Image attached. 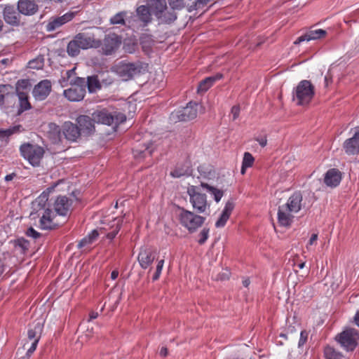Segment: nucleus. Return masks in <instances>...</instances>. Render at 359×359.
<instances>
[{"label": "nucleus", "mask_w": 359, "mask_h": 359, "mask_svg": "<svg viewBox=\"0 0 359 359\" xmlns=\"http://www.w3.org/2000/svg\"><path fill=\"white\" fill-rule=\"evenodd\" d=\"M102 41L94 33L84 31L76 34L67 47V53L70 57H76L80 53V50L98 48L101 47Z\"/></svg>", "instance_id": "1"}, {"label": "nucleus", "mask_w": 359, "mask_h": 359, "mask_svg": "<svg viewBox=\"0 0 359 359\" xmlns=\"http://www.w3.org/2000/svg\"><path fill=\"white\" fill-rule=\"evenodd\" d=\"M315 95V87L309 80L301 81L293 90V100H297L298 105L310 103Z\"/></svg>", "instance_id": "2"}, {"label": "nucleus", "mask_w": 359, "mask_h": 359, "mask_svg": "<svg viewBox=\"0 0 359 359\" xmlns=\"http://www.w3.org/2000/svg\"><path fill=\"white\" fill-rule=\"evenodd\" d=\"M178 219L180 223L190 233L195 232L205 222V217L195 214L194 212L180 208Z\"/></svg>", "instance_id": "3"}, {"label": "nucleus", "mask_w": 359, "mask_h": 359, "mask_svg": "<svg viewBox=\"0 0 359 359\" xmlns=\"http://www.w3.org/2000/svg\"><path fill=\"white\" fill-rule=\"evenodd\" d=\"M92 116L95 123L107 126H118L126 120L124 114L118 111L110 112L106 109L97 110L92 114Z\"/></svg>", "instance_id": "4"}, {"label": "nucleus", "mask_w": 359, "mask_h": 359, "mask_svg": "<svg viewBox=\"0 0 359 359\" xmlns=\"http://www.w3.org/2000/svg\"><path fill=\"white\" fill-rule=\"evenodd\" d=\"M335 340L346 351L355 350L359 341V332L354 328H347L335 337Z\"/></svg>", "instance_id": "5"}, {"label": "nucleus", "mask_w": 359, "mask_h": 359, "mask_svg": "<svg viewBox=\"0 0 359 359\" xmlns=\"http://www.w3.org/2000/svg\"><path fill=\"white\" fill-rule=\"evenodd\" d=\"M187 194L189 196V201L193 206V209L196 213H204L209 209L210 205L208 203L207 196L205 194L201 192L199 187H189L187 189Z\"/></svg>", "instance_id": "6"}, {"label": "nucleus", "mask_w": 359, "mask_h": 359, "mask_svg": "<svg viewBox=\"0 0 359 359\" xmlns=\"http://www.w3.org/2000/svg\"><path fill=\"white\" fill-rule=\"evenodd\" d=\"M20 151L21 155L33 166L39 165L45 153L43 147L30 143L22 144Z\"/></svg>", "instance_id": "7"}, {"label": "nucleus", "mask_w": 359, "mask_h": 359, "mask_svg": "<svg viewBox=\"0 0 359 359\" xmlns=\"http://www.w3.org/2000/svg\"><path fill=\"white\" fill-rule=\"evenodd\" d=\"M142 63L137 62H121L115 67V72L125 81L132 79L135 76L142 72Z\"/></svg>", "instance_id": "8"}, {"label": "nucleus", "mask_w": 359, "mask_h": 359, "mask_svg": "<svg viewBox=\"0 0 359 359\" xmlns=\"http://www.w3.org/2000/svg\"><path fill=\"white\" fill-rule=\"evenodd\" d=\"M121 37L115 33L105 35L102 41V53L105 55L113 54L120 46Z\"/></svg>", "instance_id": "9"}, {"label": "nucleus", "mask_w": 359, "mask_h": 359, "mask_svg": "<svg viewBox=\"0 0 359 359\" xmlns=\"http://www.w3.org/2000/svg\"><path fill=\"white\" fill-rule=\"evenodd\" d=\"M199 104L190 102L187 105L179 110L175 114H172L173 118H177L179 121H188L194 119L197 116Z\"/></svg>", "instance_id": "10"}, {"label": "nucleus", "mask_w": 359, "mask_h": 359, "mask_svg": "<svg viewBox=\"0 0 359 359\" xmlns=\"http://www.w3.org/2000/svg\"><path fill=\"white\" fill-rule=\"evenodd\" d=\"M43 329V323L37 322L32 327L28 330V339L31 341V346L27 349V354L30 355L32 354L37 347V344L41 339Z\"/></svg>", "instance_id": "11"}, {"label": "nucleus", "mask_w": 359, "mask_h": 359, "mask_svg": "<svg viewBox=\"0 0 359 359\" xmlns=\"http://www.w3.org/2000/svg\"><path fill=\"white\" fill-rule=\"evenodd\" d=\"M17 94L11 85H0V106L9 107L13 105L16 100Z\"/></svg>", "instance_id": "12"}, {"label": "nucleus", "mask_w": 359, "mask_h": 359, "mask_svg": "<svg viewBox=\"0 0 359 359\" xmlns=\"http://www.w3.org/2000/svg\"><path fill=\"white\" fill-rule=\"evenodd\" d=\"M5 22L14 27L19 26L21 21L20 13L13 5H6L3 11Z\"/></svg>", "instance_id": "13"}, {"label": "nucleus", "mask_w": 359, "mask_h": 359, "mask_svg": "<svg viewBox=\"0 0 359 359\" xmlns=\"http://www.w3.org/2000/svg\"><path fill=\"white\" fill-rule=\"evenodd\" d=\"M62 138L70 142H76L81 137L79 126L70 121H66L62 126Z\"/></svg>", "instance_id": "14"}, {"label": "nucleus", "mask_w": 359, "mask_h": 359, "mask_svg": "<svg viewBox=\"0 0 359 359\" xmlns=\"http://www.w3.org/2000/svg\"><path fill=\"white\" fill-rule=\"evenodd\" d=\"M76 122L79 126L81 133L91 135L95 131V123L93 117L87 115H80L76 118Z\"/></svg>", "instance_id": "15"}, {"label": "nucleus", "mask_w": 359, "mask_h": 359, "mask_svg": "<svg viewBox=\"0 0 359 359\" xmlns=\"http://www.w3.org/2000/svg\"><path fill=\"white\" fill-rule=\"evenodd\" d=\"M135 16L140 22V26L145 27L153 20L152 13L146 5H141L135 10Z\"/></svg>", "instance_id": "16"}, {"label": "nucleus", "mask_w": 359, "mask_h": 359, "mask_svg": "<svg viewBox=\"0 0 359 359\" xmlns=\"http://www.w3.org/2000/svg\"><path fill=\"white\" fill-rule=\"evenodd\" d=\"M38 9V5L34 0H19L17 4V10L24 15H33Z\"/></svg>", "instance_id": "17"}, {"label": "nucleus", "mask_w": 359, "mask_h": 359, "mask_svg": "<svg viewBox=\"0 0 359 359\" xmlns=\"http://www.w3.org/2000/svg\"><path fill=\"white\" fill-rule=\"evenodd\" d=\"M343 148L348 155L359 154V130L355 131L351 137L345 140Z\"/></svg>", "instance_id": "18"}, {"label": "nucleus", "mask_w": 359, "mask_h": 359, "mask_svg": "<svg viewBox=\"0 0 359 359\" xmlns=\"http://www.w3.org/2000/svg\"><path fill=\"white\" fill-rule=\"evenodd\" d=\"M51 90V83L48 80L39 82L33 89L34 97L39 100H44Z\"/></svg>", "instance_id": "19"}, {"label": "nucleus", "mask_w": 359, "mask_h": 359, "mask_svg": "<svg viewBox=\"0 0 359 359\" xmlns=\"http://www.w3.org/2000/svg\"><path fill=\"white\" fill-rule=\"evenodd\" d=\"M72 205V201L65 196H58L56 199L54 207L55 212L62 216H66Z\"/></svg>", "instance_id": "20"}, {"label": "nucleus", "mask_w": 359, "mask_h": 359, "mask_svg": "<svg viewBox=\"0 0 359 359\" xmlns=\"http://www.w3.org/2000/svg\"><path fill=\"white\" fill-rule=\"evenodd\" d=\"M155 258V252H153L149 249L142 250L138 255L139 263L143 269H147L148 267L151 269H153Z\"/></svg>", "instance_id": "21"}, {"label": "nucleus", "mask_w": 359, "mask_h": 359, "mask_svg": "<svg viewBox=\"0 0 359 359\" xmlns=\"http://www.w3.org/2000/svg\"><path fill=\"white\" fill-rule=\"evenodd\" d=\"M292 213L293 212H290L284 205H280L278 211V222L279 225L285 227L290 226L294 218Z\"/></svg>", "instance_id": "22"}, {"label": "nucleus", "mask_w": 359, "mask_h": 359, "mask_svg": "<svg viewBox=\"0 0 359 359\" xmlns=\"http://www.w3.org/2000/svg\"><path fill=\"white\" fill-rule=\"evenodd\" d=\"M302 195L300 192H294L284 204V207L287 208L290 212L294 213L299 212L302 207Z\"/></svg>", "instance_id": "23"}, {"label": "nucleus", "mask_w": 359, "mask_h": 359, "mask_svg": "<svg viewBox=\"0 0 359 359\" xmlns=\"http://www.w3.org/2000/svg\"><path fill=\"white\" fill-rule=\"evenodd\" d=\"M341 180V172L336 168H332L328 170L325 173L324 182L328 187H335L340 183Z\"/></svg>", "instance_id": "24"}, {"label": "nucleus", "mask_w": 359, "mask_h": 359, "mask_svg": "<svg viewBox=\"0 0 359 359\" xmlns=\"http://www.w3.org/2000/svg\"><path fill=\"white\" fill-rule=\"evenodd\" d=\"M74 16V14L73 13H67L62 16L50 19V22L47 25L48 31L55 30L60 26L72 20Z\"/></svg>", "instance_id": "25"}, {"label": "nucleus", "mask_w": 359, "mask_h": 359, "mask_svg": "<svg viewBox=\"0 0 359 359\" xmlns=\"http://www.w3.org/2000/svg\"><path fill=\"white\" fill-rule=\"evenodd\" d=\"M327 35V32L324 29H316V30H310L305 34L298 37L297 40L294 42V44L297 45L301 43L304 41H311V40H316L325 38Z\"/></svg>", "instance_id": "26"}, {"label": "nucleus", "mask_w": 359, "mask_h": 359, "mask_svg": "<svg viewBox=\"0 0 359 359\" xmlns=\"http://www.w3.org/2000/svg\"><path fill=\"white\" fill-rule=\"evenodd\" d=\"M151 12L155 15L158 17L167 10V3L165 0H147V5Z\"/></svg>", "instance_id": "27"}, {"label": "nucleus", "mask_w": 359, "mask_h": 359, "mask_svg": "<svg viewBox=\"0 0 359 359\" xmlns=\"http://www.w3.org/2000/svg\"><path fill=\"white\" fill-rule=\"evenodd\" d=\"M235 204L232 200L228 201L224 206V208L215 223V226L217 228L223 227L226 224V222L230 217V215L234 208Z\"/></svg>", "instance_id": "28"}, {"label": "nucleus", "mask_w": 359, "mask_h": 359, "mask_svg": "<svg viewBox=\"0 0 359 359\" xmlns=\"http://www.w3.org/2000/svg\"><path fill=\"white\" fill-rule=\"evenodd\" d=\"M47 135L48 138L54 144L62 142V128L55 123H50L48 125Z\"/></svg>", "instance_id": "29"}, {"label": "nucleus", "mask_w": 359, "mask_h": 359, "mask_svg": "<svg viewBox=\"0 0 359 359\" xmlns=\"http://www.w3.org/2000/svg\"><path fill=\"white\" fill-rule=\"evenodd\" d=\"M86 95V89L79 88L78 87H73L65 90L64 95L69 101L78 102L83 99Z\"/></svg>", "instance_id": "30"}, {"label": "nucleus", "mask_w": 359, "mask_h": 359, "mask_svg": "<svg viewBox=\"0 0 359 359\" xmlns=\"http://www.w3.org/2000/svg\"><path fill=\"white\" fill-rule=\"evenodd\" d=\"M52 210L47 208L42 217L40 219V226L43 229H55L57 227V224H55L52 221L51 218Z\"/></svg>", "instance_id": "31"}, {"label": "nucleus", "mask_w": 359, "mask_h": 359, "mask_svg": "<svg viewBox=\"0 0 359 359\" xmlns=\"http://www.w3.org/2000/svg\"><path fill=\"white\" fill-rule=\"evenodd\" d=\"M22 130L23 128L21 125L14 126L5 130L0 129V140L2 141H5L6 142H8V139L11 135L15 133H19Z\"/></svg>", "instance_id": "32"}, {"label": "nucleus", "mask_w": 359, "mask_h": 359, "mask_svg": "<svg viewBox=\"0 0 359 359\" xmlns=\"http://www.w3.org/2000/svg\"><path fill=\"white\" fill-rule=\"evenodd\" d=\"M175 9L170 11H165L161 13L156 18L158 20L160 23L171 24L177 19V13L174 11Z\"/></svg>", "instance_id": "33"}, {"label": "nucleus", "mask_w": 359, "mask_h": 359, "mask_svg": "<svg viewBox=\"0 0 359 359\" xmlns=\"http://www.w3.org/2000/svg\"><path fill=\"white\" fill-rule=\"evenodd\" d=\"M200 187L208 190L214 196L215 201L218 203L224 195L222 190L218 189L207 183L201 182Z\"/></svg>", "instance_id": "34"}, {"label": "nucleus", "mask_w": 359, "mask_h": 359, "mask_svg": "<svg viewBox=\"0 0 359 359\" xmlns=\"http://www.w3.org/2000/svg\"><path fill=\"white\" fill-rule=\"evenodd\" d=\"M325 359H343L344 355L334 348L327 346L323 351Z\"/></svg>", "instance_id": "35"}, {"label": "nucleus", "mask_w": 359, "mask_h": 359, "mask_svg": "<svg viewBox=\"0 0 359 359\" xmlns=\"http://www.w3.org/2000/svg\"><path fill=\"white\" fill-rule=\"evenodd\" d=\"M133 153L136 158H144L147 156H150L152 154V150L149 146L144 145L141 148L135 147L133 149Z\"/></svg>", "instance_id": "36"}, {"label": "nucleus", "mask_w": 359, "mask_h": 359, "mask_svg": "<svg viewBox=\"0 0 359 359\" xmlns=\"http://www.w3.org/2000/svg\"><path fill=\"white\" fill-rule=\"evenodd\" d=\"M86 83L90 93H94L101 88V84L97 79V76H88Z\"/></svg>", "instance_id": "37"}, {"label": "nucleus", "mask_w": 359, "mask_h": 359, "mask_svg": "<svg viewBox=\"0 0 359 359\" xmlns=\"http://www.w3.org/2000/svg\"><path fill=\"white\" fill-rule=\"evenodd\" d=\"M18 98L20 100V109H19V114L31 108V104L28 100V97L25 93L23 92H19L18 94Z\"/></svg>", "instance_id": "38"}, {"label": "nucleus", "mask_w": 359, "mask_h": 359, "mask_svg": "<svg viewBox=\"0 0 359 359\" xmlns=\"http://www.w3.org/2000/svg\"><path fill=\"white\" fill-rule=\"evenodd\" d=\"M127 13L126 11H121L116 13L115 15L111 18L110 24L111 25H125L126 21L125 18L126 17Z\"/></svg>", "instance_id": "39"}, {"label": "nucleus", "mask_w": 359, "mask_h": 359, "mask_svg": "<svg viewBox=\"0 0 359 359\" xmlns=\"http://www.w3.org/2000/svg\"><path fill=\"white\" fill-rule=\"evenodd\" d=\"M191 170L189 166L186 168L177 167L174 170L170 172V175L173 177H180L184 175H189L190 174Z\"/></svg>", "instance_id": "40"}, {"label": "nucleus", "mask_w": 359, "mask_h": 359, "mask_svg": "<svg viewBox=\"0 0 359 359\" xmlns=\"http://www.w3.org/2000/svg\"><path fill=\"white\" fill-rule=\"evenodd\" d=\"M44 65V58L43 56H39L36 58L29 62V67L32 69H42Z\"/></svg>", "instance_id": "41"}, {"label": "nucleus", "mask_w": 359, "mask_h": 359, "mask_svg": "<svg viewBox=\"0 0 359 359\" xmlns=\"http://www.w3.org/2000/svg\"><path fill=\"white\" fill-rule=\"evenodd\" d=\"M14 246L20 248L23 252L28 250L29 242L24 238H20L14 241Z\"/></svg>", "instance_id": "42"}, {"label": "nucleus", "mask_w": 359, "mask_h": 359, "mask_svg": "<svg viewBox=\"0 0 359 359\" xmlns=\"http://www.w3.org/2000/svg\"><path fill=\"white\" fill-rule=\"evenodd\" d=\"M122 222H123L122 219H118L117 221V222L116 223L115 226H112L113 230L107 234V237L108 238L113 239L116 236V234L118 233V232L119 231V230L121 229Z\"/></svg>", "instance_id": "43"}, {"label": "nucleus", "mask_w": 359, "mask_h": 359, "mask_svg": "<svg viewBox=\"0 0 359 359\" xmlns=\"http://www.w3.org/2000/svg\"><path fill=\"white\" fill-rule=\"evenodd\" d=\"M255 161L252 155L249 152H245L243 156V163L245 167H252Z\"/></svg>", "instance_id": "44"}, {"label": "nucleus", "mask_w": 359, "mask_h": 359, "mask_svg": "<svg viewBox=\"0 0 359 359\" xmlns=\"http://www.w3.org/2000/svg\"><path fill=\"white\" fill-rule=\"evenodd\" d=\"M87 81L84 78L76 77L73 81H71L73 87H78L79 88L86 89Z\"/></svg>", "instance_id": "45"}, {"label": "nucleus", "mask_w": 359, "mask_h": 359, "mask_svg": "<svg viewBox=\"0 0 359 359\" xmlns=\"http://www.w3.org/2000/svg\"><path fill=\"white\" fill-rule=\"evenodd\" d=\"M168 3L172 9L180 10L184 7V0H168Z\"/></svg>", "instance_id": "46"}, {"label": "nucleus", "mask_w": 359, "mask_h": 359, "mask_svg": "<svg viewBox=\"0 0 359 359\" xmlns=\"http://www.w3.org/2000/svg\"><path fill=\"white\" fill-rule=\"evenodd\" d=\"M209 236V229L204 228L198 234L199 239L198 241L200 245L205 243Z\"/></svg>", "instance_id": "47"}, {"label": "nucleus", "mask_w": 359, "mask_h": 359, "mask_svg": "<svg viewBox=\"0 0 359 359\" xmlns=\"http://www.w3.org/2000/svg\"><path fill=\"white\" fill-rule=\"evenodd\" d=\"M222 77H223V75L222 74H219V73L217 74L215 76L207 77L205 79H203V85L205 84V83H210L211 86H212V84L216 81L221 79Z\"/></svg>", "instance_id": "48"}, {"label": "nucleus", "mask_w": 359, "mask_h": 359, "mask_svg": "<svg viewBox=\"0 0 359 359\" xmlns=\"http://www.w3.org/2000/svg\"><path fill=\"white\" fill-rule=\"evenodd\" d=\"M308 337H309V333L307 331L302 330L301 332L299 340L298 342L299 347H302L306 344V342L307 341V339H308Z\"/></svg>", "instance_id": "49"}, {"label": "nucleus", "mask_w": 359, "mask_h": 359, "mask_svg": "<svg viewBox=\"0 0 359 359\" xmlns=\"http://www.w3.org/2000/svg\"><path fill=\"white\" fill-rule=\"evenodd\" d=\"M25 234L29 236L32 237L34 239L39 238L41 237V233L37 232L33 227H29L27 229V230L25 232Z\"/></svg>", "instance_id": "50"}, {"label": "nucleus", "mask_w": 359, "mask_h": 359, "mask_svg": "<svg viewBox=\"0 0 359 359\" xmlns=\"http://www.w3.org/2000/svg\"><path fill=\"white\" fill-rule=\"evenodd\" d=\"M211 0H196L194 3V9L203 8Z\"/></svg>", "instance_id": "51"}, {"label": "nucleus", "mask_w": 359, "mask_h": 359, "mask_svg": "<svg viewBox=\"0 0 359 359\" xmlns=\"http://www.w3.org/2000/svg\"><path fill=\"white\" fill-rule=\"evenodd\" d=\"M203 80L199 83L198 86L197 91L199 93L206 92L212 86L210 85V83H205V84H204V85H203Z\"/></svg>", "instance_id": "52"}, {"label": "nucleus", "mask_w": 359, "mask_h": 359, "mask_svg": "<svg viewBox=\"0 0 359 359\" xmlns=\"http://www.w3.org/2000/svg\"><path fill=\"white\" fill-rule=\"evenodd\" d=\"M93 242V241L90 239V238L88 236L83 238L80 242L78 244V248H83L86 246H88L90 244H92Z\"/></svg>", "instance_id": "53"}, {"label": "nucleus", "mask_w": 359, "mask_h": 359, "mask_svg": "<svg viewBox=\"0 0 359 359\" xmlns=\"http://www.w3.org/2000/svg\"><path fill=\"white\" fill-rule=\"evenodd\" d=\"M241 108L239 105H234L231 108V113L233 115V120H236L238 116L240 114Z\"/></svg>", "instance_id": "54"}, {"label": "nucleus", "mask_w": 359, "mask_h": 359, "mask_svg": "<svg viewBox=\"0 0 359 359\" xmlns=\"http://www.w3.org/2000/svg\"><path fill=\"white\" fill-rule=\"evenodd\" d=\"M28 84H29L28 80L22 79V80L18 81V83H17L16 89L15 90V93H17L18 94V93H19V91H18L19 87H22V88H27Z\"/></svg>", "instance_id": "55"}, {"label": "nucleus", "mask_w": 359, "mask_h": 359, "mask_svg": "<svg viewBox=\"0 0 359 359\" xmlns=\"http://www.w3.org/2000/svg\"><path fill=\"white\" fill-rule=\"evenodd\" d=\"M230 273H218L215 278L217 280H224L229 279Z\"/></svg>", "instance_id": "56"}, {"label": "nucleus", "mask_w": 359, "mask_h": 359, "mask_svg": "<svg viewBox=\"0 0 359 359\" xmlns=\"http://www.w3.org/2000/svg\"><path fill=\"white\" fill-rule=\"evenodd\" d=\"M256 140L259 143V144L264 147L266 145L267 143V139L266 136L257 138Z\"/></svg>", "instance_id": "57"}, {"label": "nucleus", "mask_w": 359, "mask_h": 359, "mask_svg": "<svg viewBox=\"0 0 359 359\" xmlns=\"http://www.w3.org/2000/svg\"><path fill=\"white\" fill-rule=\"evenodd\" d=\"M332 76L330 73V72H328L327 75L325 76V86L326 87L328 86L329 83H332Z\"/></svg>", "instance_id": "58"}, {"label": "nucleus", "mask_w": 359, "mask_h": 359, "mask_svg": "<svg viewBox=\"0 0 359 359\" xmlns=\"http://www.w3.org/2000/svg\"><path fill=\"white\" fill-rule=\"evenodd\" d=\"M99 233L97 230H93L89 235L88 237L94 242L98 237Z\"/></svg>", "instance_id": "59"}, {"label": "nucleus", "mask_w": 359, "mask_h": 359, "mask_svg": "<svg viewBox=\"0 0 359 359\" xmlns=\"http://www.w3.org/2000/svg\"><path fill=\"white\" fill-rule=\"evenodd\" d=\"M164 264L163 259L156 260V269L159 270L162 269Z\"/></svg>", "instance_id": "60"}, {"label": "nucleus", "mask_w": 359, "mask_h": 359, "mask_svg": "<svg viewBox=\"0 0 359 359\" xmlns=\"http://www.w3.org/2000/svg\"><path fill=\"white\" fill-rule=\"evenodd\" d=\"M98 316H99L98 312L93 311H91L89 313V320L96 319L98 317Z\"/></svg>", "instance_id": "61"}, {"label": "nucleus", "mask_w": 359, "mask_h": 359, "mask_svg": "<svg viewBox=\"0 0 359 359\" xmlns=\"http://www.w3.org/2000/svg\"><path fill=\"white\" fill-rule=\"evenodd\" d=\"M318 238V235L316 233H313L311 235L310 240L309 241V245H312Z\"/></svg>", "instance_id": "62"}, {"label": "nucleus", "mask_w": 359, "mask_h": 359, "mask_svg": "<svg viewBox=\"0 0 359 359\" xmlns=\"http://www.w3.org/2000/svg\"><path fill=\"white\" fill-rule=\"evenodd\" d=\"M160 355L162 357H165L168 355V349L166 347H162L160 350Z\"/></svg>", "instance_id": "63"}, {"label": "nucleus", "mask_w": 359, "mask_h": 359, "mask_svg": "<svg viewBox=\"0 0 359 359\" xmlns=\"http://www.w3.org/2000/svg\"><path fill=\"white\" fill-rule=\"evenodd\" d=\"M354 320H355V325L358 327H359V311L356 312L355 317H354Z\"/></svg>", "instance_id": "64"}]
</instances>
